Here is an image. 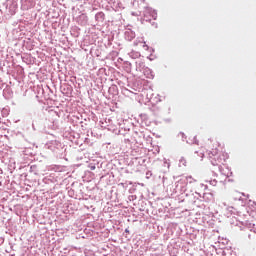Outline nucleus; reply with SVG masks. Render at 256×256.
Returning a JSON list of instances; mask_svg holds the SVG:
<instances>
[{
  "label": "nucleus",
  "mask_w": 256,
  "mask_h": 256,
  "mask_svg": "<svg viewBox=\"0 0 256 256\" xmlns=\"http://www.w3.org/2000/svg\"><path fill=\"white\" fill-rule=\"evenodd\" d=\"M140 45H142L144 51H149V46L145 42H140Z\"/></svg>",
  "instance_id": "1"
},
{
  "label": "nucleus",
  "mask_w": 256,
  "mask_h": 256,
  "mask_svg": "<svg viewBox=\"0 0 256 256\" xmlns=\"http://www.w3.org/2000/svg\"><path fill=\"white\" fill-rule=\"evenodd\" d=\"M212 155H213V156L217 155V150L213 151V152H212Z\"/></svg>",
  "instance_id": "2"
}]
</instances>
